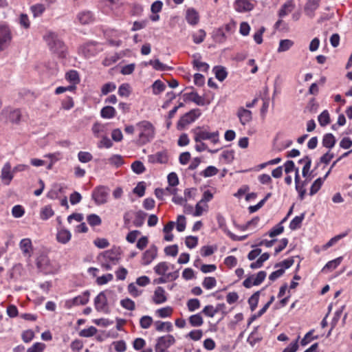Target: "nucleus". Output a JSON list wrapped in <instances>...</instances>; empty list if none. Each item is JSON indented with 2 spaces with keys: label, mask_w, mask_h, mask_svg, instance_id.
<instances>
[{
  "label": "nucleus",
  "mask_w": 352,
  "mask_h": 352,
  "mask_svg": "<svg viewBox=\"0 0 352 352\" xmlns=\"http://www.w3.org/2000/svg\"><path fill=\"white\" fill-rule=\"evenodd\" d=\"M215 73V77L219 80L223 81L227 77L228 73L226 68L222 66H215L213 69Z\"/></svg>",
  "instance_id": "obj_36"
},
{
  "label": "nucleus",
  "mask_w": 352,
  "mask_h": 352,
  "mask_svg": "<svg viewBox=\"0 0 352 352\" xmlns=\"http://www.w3.org/2000/svg\"><path fill=\"white\" fill-rule=\"evenodd\" d=\"M66 79L76 84L79 82L78 74L75 70H71L66 74Z\"/></svg>",
  "instance_id": "obj_61"
},
{
  "label": "nucleus",
  "mask_w": 352,
  "mask_h": 352,
  "mask_svg": "<svg viewBox=\"0 0 352 352\" xmlns=\"http://www.w3.org/2000/svg\"><path fill=\"white\" fill-rule=\"evenodd\" d=\"M78 20L82 25L91 23L94 21L93 14L89 11H83L80 12L77 16Z\"/></svg>",
  "instance_id": "obj_27"
},
{
  "label": "nucleus",
  "mask_w": 352,
  "mask_h": 352,
  "mask_svg": "<svg viewBox=\"0 0 352 352\" xmlns=\"http://www.w3.org/2000/svg\"><path fill=\"white\" fill-rule=\"evenodd\" d=\"M110 190L104 186H99L92 191V199L96 205L104 204L107 202Z\"/></svg>",
  "instance_id": "obj_6"
},
{
  "label": "nucleus",
  "mask_w": 352,
  "mask_h": 352,
  "mask_svg": "<svg viewBox=\"0 0 352 352\" xmlns=\"http://www.w3.org/2000/svg\"><path fill=\"white\" fill-rule=\"evenodd\" d=\"M120 255V248H113L100 253L98 256L97 260L103 269L110 270L112 268V265H117L119 263L121 258Z\"/></svg>",
  "instance_id": "obj_2"
},
{
  "label": "nucleus",
  "mask_w": 352,
  "mask_h": 352,
  "mask_svg": "<svg viewBox=\"0 0 352 352\" xmlns=\"http://www.w3.org/2000/svg\"><path fill=\"white\" fill-rule=\"evenodd\" d=\"M192 65L197 70L207 72L209 69V65L205 62L201 61V56L199 54H195L193 56Z\"/></svg>",
  "instance_id": "obj_22"
},
{
  "label": "nucleus",
  "mask_w": 352,
  "mask_h": 352,
  "mask_svg": "<svg viewBox=\"0 0 352 352\" xmlns=\"http://www.w3.org/2000/svg\"><path fill=\"white\" fill-rule=\"evenodd\" d=\"M314 329L310 330L307 332L304 338L301 340L300 344L302 346H305L309 344L311 340H317L318 338V336H314Z\"/></svg>",
  "instance_id": "obj_46"
},
{
  "label": "nucleus",
  "mask_w": 352,
  "mask_h": 352,
  "mask_svg": "<svg viewBox=\"0 0 352 352\" xmlns=\"http://www.w3.org/2000/svg\"><path fill=\"white\" fill-rule=\"evenodd\" d=\"M152 299L153 302L157 305L165 302L167 300V298L164 289L162 287H157L154 292Z\"/></svg>",
  "instance_id": "obj_19"
},
{
  "label": "nucleus",
  "mask_w": 352,
  "mask_h": 352,
  "mask_svg": "<svg viewBox=\"0 0 352 352\" xmlns=\"http://www.w3.org/2000/svg\"><path fill=\"white\" fill-rule=\"evenodd\" d=\"M13 173L11 171V165L9 162L4 164L1 170V177L3 181H7L6 184H9L13 178Z\"/></svg>",
  "instance_id": "obj_23"
},
{
  "label": "nucleus",
  "mask_w": 352,
  "mask_h": 352,
  "mask_svg": "<svg viewBox=\"0 0 352 352\" xmlns=\"http://www.w3.org/2000/svg\"><path fill=\"white\" fill-rule=\"evenodd\" d=\"M113 278V274H107L105 275L98 277L96 282L98 285H103L107 284L108 282L111 281Z\"/></svg>",
  "instance_id": "obj_57"
},
{
  "label": "nucleus",
  "mask_w": 352,
  "mask_h": 352,
  "mask_svg": "<svg viewBox=\"0 0 352 352\" xmlns=\"http://www.w3.org/2000/svg\"><path fill=\"white\" fill-rule=\"evenodd\" d=\"M336 143V139L332 133H326L322 138V146L329 149L332 148Z\"/></svg>",
  "instance_id": "obj_28"
},
{
  "label": "nucleus",
  "mask_w": 352,
  "mask_h": 352,
  "mask_svg": "<svg viewBox=\"0 0 352 352\" xmlns=\"http://www.w3.org/2000/svg\"><path fill=\"white\" fill-rule=\"evenodd\" d=\"M321 126H324L330 123V116L328 111H323L318 118Z\"/></svg>",
  "instance_id": "obj_45"
},
{
  "label": "nucleus",
  "mask_w": 352,
  "mask_h": 352,
  "mask_svg": "<svg viewBox=\"0 0 352 352\" xmlns=\"http://www.w3.org/2000/svg\"><path fill=\"white\" fill-rule=\"evenodd\" d=\"M152 89H153V94L158 95L165 90L166 85L160 80H157L153 82V84L152 85Z\"/></svg>",
  "instance_id": "obj_41"
},
{
  "label": "nucleus",
  "mask_w": 352,
  "mask_h": 352,
  "mask_svg": "<svg viewBox=\"0 0 352 352\" xmlns=\"http://www.w3.org/2000/svg\"><path fill=\"white\" fill-rule=\"evenodd\" d=\"M284 231V227L281 223L277 224L276 226L272 228L271 230L269 232V236L270 237H274L281 233H283Z\"/></svg>",
  "instance_id": "obj_62"
},
{
  "label": "nucleus",
  "mask_w": 352,
  "mask_h": 352,
  "mask_svg": "<svg viewBox=\"0 0 352 352\" xmlns=\"http://www.w3.org/2000/svg\"><path fill=\"white\" fill-rule=\"evenodd\" d=\"M206 32L204 30H199L197 33L192 34V39L195 43L199 44L202 43L206 37Z\"/></svg>",
  "instance_id": "obj_55"
},
{
  "label": "nucleus",
  "mask_w": 352,
  "mask_h": 352,
  "mask_svg": "<svg viewBox=\"0 0 352 352\" xmlns=\"http://www.w3.org/2000/svg\"><path fill=\"white\" fill-rule=\"evenodd\" d=\"M217 173L218 169L216 167L209 166L201 173V175L205 177H209L215 175Z\"/></svg>",
  "instance_id": "obj_59"
},
{
  "label": "nucleus",
  "mask_w": 352,
  "mask_h": 352,
  "mask_svg": "<svg viewBox=\"0 0 352 352\" xmlns=\"http://www.w3.org/2000/svg\"><path fill=\"white\" fill-rule=\"evenodd\" d=\"M45 347V344L41 342H36L28 349L27 352H43Z\"/></svg>",
  "instance_id": "obj_64"
},
{
  "label": "nucleus",
  "mask_w": 352,
  "mask_h": 352,
  "mask_svg": "<svg viewBox=\"0 0 352 352\" xmlns=\"http://www.w3.org/2000/svg\"><path fill=\"white\" fill-rule=\"evenodd\" d=\"M78 160L82 163H87L92 160L93 156L89 152L80 151L78 153Z\"/></svg>",
  "instance_id": "obj_49"
},
{
  "label": "nucleus",
  "mask_w": 352,
  "mask_h": 352,
  "mask_svg": "<svg viewBox=\"0 0 352 352\" xmlns=\"http://www.w3.org/2000/svg\"><path fill=\"white\" fill-rule=\"evenodd\" d=\"M30 10L32 12L34 17H38L43 14L45 10V7L43 4L37 3L31 6Z\"/></svg>",
  "instance_id": "obj_43"
},
{
  "label": "nucleus",
  "mask_w": 352,
  "mask_h": 352,
  "mask_svg": "<svg viewBox=\"0 0 352 352\" xmlns=\"http://www.w3.org/2000/svg\"><path fill=\"white\" fill-rule=\"evenodd\" d=\"M136 129L138 131L137 144L144 145L153 140L155 137V127L148 121L143 120L136 124Z\"/></svg>",
  "instance_id": "obj_3"
},
{
  "label": "nucleus",
  "mask_w": 352,
  "mask_h": 352,
  "mask_svg": "<svg viewBox=\"0 0 352 352\" xmlns=\"http://www.w3.org/2000/svg\"><path fill=\"white\" fill-rule=\"evenodd\" d=\"M169 266L166 262H160L155 267L154 272L157 275L163 276L166 275V272L168 270Z\"/></svg>",
  "instance_id": "obj_35"
},
{
  "label": "nucleus",
  "mask_w": 352,
  "mask_h": 352,
  "mask_svg": "<svg viewBox=\"0 0 352 352\" xmlns=\"http://www.w3.org/2000/svg\"><path fill=\"white\" fill-rule=\"evenodd\" d=\"M157 256V248L152 245L146 250L142 256V264L143 265H149Z\"/></svg>",
  "instance_id": "obj_12"
},
{
  "label": "nucleus",
  "mask_w": 352,
  "mask_h": 352,
  "mask_svg": "<svg viewBox=\"0 0 352 352\" xmlns=\"http://www.w3.org/2000/svg\"><path fill=\"white\" fill-rule=\"evenodd\" d=\"M157 314L160 318H166L171 316L173 313V308L170 307H166L159 309L156 311Z\"/></svg>",
  "instance_id": "obj_54"
},
{
  "label": "nucleus",
  "mask_w": 352,
  "mask_h": 352,
  "mask_svg": "<svg viewBox=\"0 0 352 352\" xmlns=\"http://www.w3.org/2000/svg\"><path fill=\"white\" fill-rule=\"evenodd\" d=\"M71 238L72 234L68 230L65 228H60L58 230L56 240L58 243L66 244L71 240Z\"/></svg>",
  "instance_id": "obj_20"
},
{
  "label": "nucleus",
  "mask_w": 352,
  "mask_h": 352,
  "mask_svg": "<svg viewBox=\"0 0 352 352\" xmlns=\"http://www.w3.org/2000/svg\"><path fill=\"white\" fill-rule=\"evenodd\" d=\"M131 169L136 174H142L144 172L145 167L142 162L135 161L131 164Z\"/></svg>",
  "instance_id": "obj_52"
},
{
  "label": "nucleus",
  "mask_w": 352,
  "mask_h": 352,
  "mask_svg": "<svg viewBox=\"0 0 352 352\" xmlns=\"http://www.w3.org/2000/svg\"><path fill=\"white\" fill-rule=\"evenodd\" d=\"M90 293L89 291L84 292L81 295H79L72 300V305H84L89 302Z\"/></svg>",
  "instance_id": "obj_24"
},
{
  "label": "nucleus",
  "mask_w": 352,
  "mask_h": 352,
  "mask_svg": "<svg viewBox=\"0 0 352 352\" xmlns=\"http://www.w3.org/2000/svg\"><path fill=\"white\" fill-rule=\"evenodd\" d=\"M217 312H219L218 307H214L212 305L206 306L201 311L204 315L210 318L214 317Z\"/></svg>",
  "instance_id": "obj_48"
},
{
  "label": "nucleus",
  "mask_w": 352,
  "mask_h": 352,
  "mask_svg": "<svg viewBox=\"0 0 352 352\" xmlns=\"http://www.w3.org/2000/svg\"><path fill=\"white\" fill-rule=\"evenodd\" d=\"M19 248L24 256H28V257L31 256L33 251V246L30 239H23L19 243Z\"/></svg>",
  "instance_id": "obj_18"
},
{
  "label": "nucleus",
  "mask_w": 352,
  "mask_h": 352,
  "mask_svg": "<svg viewBox=\"0 0 352 352\" xmlns=\"http://www.w3.org/2000/svg\"><path fill=\"white\" fill-rule=\"evenodd\" d=\"M80 50L82 54L87 58L95 56L100 52L96 42H89L85 44L81 47Z\"/></svg>",
  "instance_id": "obj_14"
},
{
  "label": "nucleus",
  "mask_w": 352,
  "mask_h": 352,
  "mask_svg": "<svg viewBox=\"0 0 352 352\" xmlns=\"http://www.w3.org/2000/svg\"><path fill=\"white\" fill-rule=\"evenodd\" d=\"M201 114V110L194 109L184 114L177 122V129L183 130L187 125L195 122Z\"/></svg>",
  "instance_id": "obj_7"
},
{
  "label": "nucleus",
  "mask_w": 352,
  "mask_h": 352,
  "mask_svg": "<svg viewBox=\"0 0 352 352\" xmlns=\"http://www.w3.org/2000/svg\"><path fill=\"white\" fill-rule=\"evenodd\" d=\"M219 132L217 131L210 133L207 131L201 130L200 127L195 130V141L200 142L202 140H210L213 144L219 142Z\"/></svg>",
  "instance_id": "obj_8"
},
{
  "label": "nucleus",
  "mask_w": 352,
  "mask_h": 352,
  "mask_svg": "<svg viewBox=\"0 0 352 352\" xmlns=\"http://www.w3.org/2000/svg\"><path fill=\"white\" fill-rule=\"evenodd\" d=\"M294 8V5L292 1H287L284 3L278 12V16L280 17H283L287 15L289 12H292Z\"/></svg>",
  "instance_id": "obj_39"
},
{
  "label": "nucleus",
  "mask_w": 352,
  "mask_h": 352,
  "mask_svg": "<svg viewBox=\"0 0 352 352\" xmlns=\"http://www.w3.org/2000/svg\"><path fill=\"white\" fill-rule=\"evenodd\" d=\"M236 114L240 123L243 126L249 123L252 119L251 111L248 110L243 107L239 108Z\"/></svg>",
  "instance_id": "obj_16"
},
{
  "label": "nucleus",
  "mask_w": 352,
  "mask_h": 352,
  "mask_svg": "<svg viewBox=\"0 0 352 352\" xmlns=\"http://www.w3.org/2000/svg\"><path fill=\"white\" fill-rule=\"evenodd\" d=\"M330 173H331V169H329L327 171V173L324 176L323 178L320 177L314 181V182L312 184L311 188H310V192H309L310 195L312 196L318 192V190L320 189L324 179L327 177V176L329 175Z\"/></svg>",
  "instance_id": "obj_25"
},
{
  "label": "nucleus",
  "mask_w": 352,
  "mask_h": 352,
  "mask_svg": "<svg viewBox=\"0 0 352 352\" xmlns=\"http://www.w3.org/2000/svg\"><path fill=\"white\" fill-rule=\"evenodd\" d=\"M186 19L190 25H195L199 21V16L198 12L191 8L186 10Z\"/></svg>",
  "instance_id": "obj_21"
},
{
  "label": "nucleus",
  "mask_w": 352,
  "mask_h": 352,
  "mask_svg": "<svg viewBox=\"0 0 352 352\" xmlns=\"http://www.w3.org/2000/svg\"><path fill=\"white\" fill-rule=\"evenodd\" d=\"M120 305L122 307L127 310L133 311L135 309V304L134 301L129 298L122 299L120 301Z\"/></svg>",
  "instance_id": "obj_50"
},
{
  "label": "nucleus",
  "mask_w": 352,
  "mask_h": 352,
  "mask_svg": "<svg viewBox=\"0 0 352 352\" xmlns=\"http://www.w3.org/2000/svg\"><path fill=\"white\" fill-rule=\"evenodd\" d=\"M113 294L111 290H104L98 294L94 299L95 309L100 312L108 314L109 307L108 305L107 296Z\"/></svg>",
  "instance_id": "obj_5"
},
{
  "label": "nucleus",
  "mask_w": 352,
  "mask_h": 352,
  "mask_svg": "<svg viewBox=\"0 0 352 352\" xmlns=\"http://www.w3.org/2000/svg\"><path fill=\"white\" fill-rule=\"evenodd\" d=\"M294 45V41L290 39L280 40L277 52L278 53L286 52L289 50Z\"/></svg>",
  "instance_id": "obj_32"
},
{
  "label": "nucleus",
  "mask_w": 352,
  "mask_h": 352,
  "mask_svg": "<svg viewBox=\"0 0 352 352\" xmlns=\"http://www.w3.org/2000/svg\"><path fill=\"white\" fill-rule=\"evenodd\" d=\"M153 323V318L149 316H144L140 320V325L142 329H148Z\"/></svg>",
  "instance_id": "obj_56"
},
{
  "label": "nucleus",
  "mask_w": 352,
  "mask_h": 352,
  "mask_svg": "<svg viewBox=\"0 0 352 352\" xmlns=\"http://www.w3.org/2000/svg\"><path fill=\"white\" fill-rule=\"evenodd\" d=\"M168 157L166 151H159L153 155L148 156V161L151 163L165 164L168 162Z\"/></svg>",
  "instance_id": "obj_17"
},
{
  "label": "nucleus",
  "mask_w": 352,
  "mask_h": 352,
  "mask_svg": "<svg viewBox=\"0 0 352 352\" xmlns=\"http://www.w3.org/2000/svg\"><path fill=\"white\" fill-rule=\"evenodd\" d=\"M87 221L91 226H100L102 223L100 217L95 214H91L87 216Z\"/></svg>",
  "instance_id": "obj_47"
},
{
  "label": "nucleus",
  "mask_w": 352,
  "mask_h": 352,
  "mask_svg": "<svg viewBox=\"0 0 352 352\" xmlns=\"http://www.w3.org/2000/svg\"><path fill=\"white\" fill-rule=\"evenodd\" d=\"M320 0H307L304 8L305 14L310 18H313L315 11L320 6Z\"/></svg>",
  "instance_id": "obj_15"
},
{
  "label": "nucleus",
  "mask_w": 352,
  "mask_h": 352,
  "mask_svg": "<svg viewBox=\"0 0 352 352\" xmlns=\"http://www.w3.org/2000/svg\"><path fill=\"white\" fill-rule=\"evenodd\" d=\"M260 292V291L256 292L248 299V303L250 305V308L252 311H254L258 305Z\"/></svg>",
  "instance_id": "obj_42"
},
{
  "label": "nucleus",
  "mask_w": 352,
  "mask_h": 352,
  "mask_svg": "<svg viewBox=\"0 0 352 352\" xmlns=\"http://www.w3.org/2000/svg\"><path fill=\"white\" fill-rule=\"evenodd\" d=\"M175 342L174 337L171 335L160 337L155 344V352H164L165 350Z\"/></svg>",
  "instance_id": "obj_10"
},
{
  "label": "nucleus",
  "mask_w": 352,
  "mask_h": 352,
  "mask_svg": "<svg viewBox=\"0 0 352 352\" xmlns=\"http://www.w3.org/2000/svg\"><path fill=\"white\" fill-rule=\"evenodd\" d=\"M107 161L109 164L116 168L121 166L124 164L123 157L120 155H113Z\"/></svg>",
  "instance_id": "obj_40"
},
{
  "label": "nucleus",
  "mask_w": 352,
  "mask_h": 352,
  "mask_svg": "<svg viewBox=\"0 0 352 352\" xmlns=\"http://www.w3.org/2000/svg\"><path fill=\"white\" fill-rule=\"evenodd\" d=\"M97 333V329L95 327H90L87 329L81 330L79 333L80 336L89 338L94 336Z\"/></svg>",
  "instance_id": "obj_51"
},
{
  "label": "nucleus",
  "mask_w": 352,
  "mask_h": 352,
  "mask_svg": "<svg viewBox=\"0 0 352 352\" xmlns=\"http://www.w3.org/2000/svg\"><path fill=\"white\" fill-rule=\"evenodd\" d=\"M12 41V33L6 25H0V52L6 50Z\"/></svg>",
  "instance_id": "obj_9"
},
{
  "label": "nucleus",
  "mask_w": 352,
  "mask_h": 352,
  "mask_svg": "<svg viewBox=\"0 0 352 352\" xmlns=\"http://www.w3.org/2000/svg\"><path fill=\"white\" fill-rule=\"evenodd\" d=\"M50 50L58 57L64 58L67 54V47L57 33L48 31L43 36Z\"/></svg>",
  "instance_id": "obj_1"
},
{
  "label": "nucleus",
  "mask_w": 352,
  "mask_h": 352,
  "mask_svg": "<svg viewBox=\"0 0 352 352\" xmlns=\"http://www.w3.org/2000/svg\"><path fill=\"white\" fill-rule=\"evenodd\" d=\"M188 321L192 327H200L203 324L204 320L201 316V314H197L192 315L189 317Z\"/></svg>",
  "instance_id": "obj_37"
},
{
  "label": "nucleus",
  "mask_w": 352,
  "mask_h": 352,
  "mask_svg": "<svg viewBox=\"0 0 352 352\" xmlns=\"http://www.w3.org/2000/svg\"><path fill=\"white\" fill-rule=\"evenodd\" d=\"M187 307L190 311H194L200 307V302L197 298L190 299L187 302Z\"/></svg>",
  "instance_id": "obj_60"
},
{
  "label": "nucleus",
  "mask_w": 352,
  "mask_h": 352,
  "mask_svg": "<svg viewBox=\"0 0 352 352\" xmlns=\"http://www.w3.org/2000/svg\"><path fill=\"white\" fill-rule=\"evenodd\" d=\"M234 7L238 12H247L252 10L254 5L251 0H235Z\"/></svg>",
  "instance_id": "obj_13"
},
{
  "label": "nucleus",
  "mask_w": 352,
  "mask_h": 352,
  "mask_svg": "<svg viewBox=\"0 0 352 352\" xmlns=\"http://www.w3.org/2000/svg\"><path fill=\"white\" fill-rule=\"evenodd\" d=\"M217 280L214 277H206L202 283L203 287L206 289H210L216 286Z\"/></svg>",
  "instance_id": "obj_53"
},
{
  "label": "nucleus",
  "mask_w": 352,
  "mask_h": 352,
  "mask_svg": "<svg viewBox=\"0 0 352 352\" xmlns=\"http://www.w3.org/2000/svg\"><path fill=\"white\" fill-rule=\"evenodd\" d=\"M304 218L305 213H302L300 216L295 217L289 223V228L292 230H295L300 228Z\"/></svg>",
  "instance_id": "obj_34"
},
{
  "label": "nucleus",
  "mask_w": 352,
  "mask_h": 352,
  "mask_svg": "<svg viewBox=\"0 0 352 352\" xmlns=\"http://www.w3.org/2000/svg\"><path fill=\"white\" fill-rule=\"evenodd\" d=\"M1 116L6 122L19 124L22 118V112L20 109L6 107L2 110Z\"/></svg>",
  "instance_id": "obj_4"
},
{
  "label": "nucleus",
  "mask_w": 352,
  "mask_h": 352,
  "mask_svg": "<svg viewBox=\"0 0 352 352\" xmlns=\"http://www.w3.org/2000/svg\"><path fill=\"white\" fill-rule=\"evenodd\" d=\"M270 258V254L265 252L261 255V256L255 261L250 264L251 269H257L263 266V263L268 260Z\"/></svg>",
  "instance_id": "obj_33"
},
{
  "label": "nucleus",
  "mask_w": 352,
  "mask_h": 352,
  "mask_svg": "<svg viewBox=\"0 0 352 352\" xmlns=\"http://www.w3.org/2000/svg\"><path fill=\"white\" fill-rule=\"evenodd\" d=\"M54 214V212L52 210L51 206L47 205L43 207L40 213V217L42 220H47L52 217Z\"/></svg>",
  "instance_id": "obj_38"
},
{
  "label": "nucleus",
  "mask_w": 352,
  "mask_h": 352,
  "mask_svg": "<svg viewBox=\"0 0 352 352\" xmlns=\"http://www.w3.org/2000/svg\"><path fill=\"white\" fill-rule=\"evenodd\" d=\"M186 100H190L197 105H204V99L200 96L197 92L186 93L184 95Z\"/></svg>",
  "instance_id": "obj_26"
},
{
  "label": "nucleus",
  "mask_w": 352,
  "mask_h": 352,
  "mask_svg": "<svg viewBox=\"0 0 352 352\" xmlns=\"http://www.w3.org/2000/svg\"><path fill=\"white\" fill-rule=\"evenodd\" d=\"M266 272L265 271H260L257 273L256 277L254 275H251L248 277L243 282V285L245 288H250L254 285H259L265 278Z\"/></svg>",
  "instance_id": "obj_11"
},
{
  "label": "nucleus",
  "mask_w": 352,
  "mask_h": 352,
  "mask_svg": "<svg viewBox=\"0 0 352 352\" xmlns=\"http://www.w3.org/2000/svg\"><path fill=\"white\" fill-rule=\"evenodd\" d=\"M25 213L23 208L20 205L14 206L12 209V214L15 218L21 217Z\"/></svg>",
  "instance_id": "obj_63"
},
{
  "label": "nucleus",
  "mask_w": 352,
  "mask_h": 352,
  "mask_svg": "<svg viewBox=\"0 0 352 352\" xmlns=\"http://www.w3.org/2000/svg\"><path fill=\"white\" fill-rule=\"evenodd\" d=\"M116 111L111 106H106L101 109L100 115L103 118L110 119L116 116Z\"/></svg>",
  "instance_id": "obj_29"
},
{
  "label": "nucleus",
  "mask_w": 352,
  "mask_h": 352,
  "mask_svg": "<svg viewBox=\"0 0 352 352\" xmlns=\"http://www.w3.org/2000/svg\"><path fill=\"white\" fill-rule=\"evenodd\" d=\"M155 327L157 331H166L170 332L173 329L172 324L170 322H162L160 320L155 322Z\"/></svg>",
  "instance_id": "obj_31"
},
{
  "label": "nucleus",
  "mask_w": 352,
  "mask_h": 352,
  "mask_svg": "<svg viewBox=\"0 0 352 352\" xmlns=\"http://www.w3.org/2000/svg\"><path fill=\"white\" fill-rule=\"evenodd\" d=\"M342 261V257L340 256L336 259L329 261L323 267L322 271L324 272L327 270H332L336 269L341 263Z\"/></svg>",
  "instance_id": "obj_44"
},
{
  "label": "nucleus",
  "mask_w": 352,
  "mask_h": 352,
  "mask_svg": "<svg viewBox=\"0 0 352 352\" xmlns=\"http://www.w3.org/2000/svg\"><path fill=\"white\" fill-rule=\"evenodd\" d=\"M147 214L142 210H139L135 213V219L133 220V225L135 227H141L144 223Z\"/></svg>",
  "instance_id": "obj_30"
},
{
  "label": "nucleus",
  "mask_w": 352,
  "mask_h": 352,
  "mask_svg": "<svg viewBox=\"0 0 352 352\" xmlns=\"http://www.w3.org/2000/svg\"><path fill=\"white\" fill-rule=\"evenodd\" d=\"M91 130L94 135L96 137L98 138L100 133L104 132V125L99 122H96L93 124Z\"/></svg>",
  "instance_id": "obj_58"
}]
</instances>
